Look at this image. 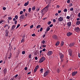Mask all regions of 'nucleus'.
<instances>
[{"instance_id":"obj_1","label":"nucleus","mask_w":80,"mask_h":80,"mask_svg":"<svg viewBox=\"0 0 80 80\" xmlns=\"http://www.w3.org/2000/svg\"><path fill=\"white\" fill-rule=\"evenodd\" d=\"M45 60V58L43 56L40 59V60L39 61V63H41L42 62H43V61Z\"/></svg>"},{"instance_id":"obj_2","label":"nucleus","mask_w":80,"mask_h":80,"mask_svg":"<svg viewBox=\"0 0 80 80\" xmlns=\"http://www.w3.org/2000/svg\"><path fill=\"white\" fill-rule=\"evenodd\" d=\"M49 7V5L48 4L43 9L46 11V12H47L48 10Z\"/></svg>"},{"instance_id":"obj_3","label":"nucleus","mask_w":80,"mask_h":80,"mask_svg":"<svg viewBox=\"0 0 80 80\" xmlns=\"http://www.w3.org/2000/svg\"><path fill=\"white\" fill-rule=\"evenodd\" d=\"M46 12L45 11V10L43 9L41 11V13H42V17L44 15V13H46Z\"/></svg>"},{"instance_id":"obj_4","label":"nucleus","mask_w":80,"mask_h":80,"mask_svg":"<svg viewBox=\"0 0 80 80\" xmlns=\"http://www.w3.org/2000/svg\"><path fill=\"white\" fill-rule=\"evenodd\" d=\"M80 28H79L78 27H77L75 28V32H80Z\"/></svg>"},{"instance_id":"obj_5","label":"nucleus","mask_w":80,"mask_h":80,"mask_svg":"<svg viewBox=\"0 0 80 80\" xmlns=\"http://www.w3.org/2000/svg\"><path fill=\"white\" fill-rule=\"evenodd\" d=\"M49 70L46 71L44 74V77H46L48 75V73H49Z\"/></svg>"},{"instance_id":"obj_6","label":"nucleus","mask_w":80,"mask_h":80,"mask_svg":"<svg viewBox=\"0 0 80 80\" xmlns=\"http://www.w3.org/2000/svg\"><path fill=\"white\" fill-rule=\"evenodd\" d=\"M52 53H53V52L52 51H49L48 52L47 55H48V56H50V55H52Z\"/></svg>"},{"instance_id":"obj_7","label":"nucleus","mask_w":80,"mask_h":80,"mask_svg":"<svg viewBox=\"0 0 80 80\" xmlns=\"http://www.w3.org/2000/svg\"><path fill=\"white\" fill-rule=\"evenodd\" d=\"M8 33H9V32L8 30L6 29L5 32V36L6 37H8Z\"/></svg>"},{"instance_id":"obj_8","label":"nucleus","mask_w":80,"mask_h":80,"mask_svg":"<svg viewBox=\"0 0 80 80\" xmlns=\"http://www.w3.org/2000/svg\"><path fill=\"white\" fill-rule=\"evenodd\" d=\"M58 20L59 22H62L63 20V18L62 17H60L58 18Z\"/></svg>"},{"instance_id":"obj_9","label":"nucleus","mask_w":80,"mask_h":80,"mask_svg":"<svg viewBox=\"0 0 80 80\" xmlns=\"http://www.w3.org/2000/svg\"><path fill=\"white\" fill-rule=\"evenodd\" d=\"M74 45H75V43L72 42L69 44V47H73V46H74Z\"/></svg>"},{"instance_id":"obj_10","label":"nucleus","mask_w":80,"mask_h":80,"mask_svg":"<svg viewBox=\"0 0 80 80\" xmlns=\"http://www.w3.org/2000/svg\"><path fill=\"white\" fill-rule=\"evenodd\" d=\"M25 18V16L23 14L20 17V20L22 19V20H23L24 18Z\"/></svg>"},{"instance_id":"obj_11","label":"nucleus","mask_w":80,"mask_h":80,"mask_svg":"<svg viewBox=\"0 0 80 80\" xmlns=\"http://www.w3.org/2000/svg\"><path fill=\"white\" fill-rule=\"evenodd\" d=\"M59 55L60 56V58L61 59H62L63 58V55L62 54V53L60 52L59 53Z\"/></svg>"},{"instance_id":"obj_12","label":"nucleus","mask_w":80,"mask_h":80,"mask_svg":"<svg viewBox=\"0 0 80 80\" xmlns=\"http://www.w3.org/2000/svg\"><path fill=\"white\" fill-rule=\"evenodd\" d=\"M52 38L55 40H57V39H58V37L56 35H53L52 37Z\"/></svg>"},{"instance_id":"obj_13","label":"nucleus","mask_w":80,"mask_h":80,"mask_svg":"<svg viewBox=\"0 0 80 80\" xmlns=\"http://www.w3.org/2000/svg\"><path fill=\"white\" fill-rule=\"evenodd\" d=\"M39 51L38 50H37L35 52H34L35 55H37V54H39Z\"/></svg>"},{"instance_id":"obj_14","label":"nucleus","mask_w":80,"mask_h":80,"mask_svg":"<svg viewBox=\"0 0 80 80\" xmlns=\"http://www.w3.org/2000/svg\"><path fill=\"white\" fill-rule=\"evenodd\" d=\"M72 34H73L71 32H69L67 33V36H68V37H70V35H72Z\"/></svg>"},{"instance_id":"obj_15","label":"nucleus","mask_w":80,"mask_h":80,"mask_svg":"<svg viewBox=\"0 0 80 80\" xmlns=\"http://www.w3.org/2000/svg\"><path fill=\"white\" fill-rule=\"evenodd\" d=\"M77 73V71L74 72L72 73V76H75V75H76Z\"/></svg>"},{"instance_id":"obj_16","label":"nucleus","mask_w":80,"mask_h":80,"mask_svg":"<svg viewBox=\"0 0 80 80\" xmlns=\"http://www.w3.org/2000/svg\"><path fill=\"white\" fill-rule=\"evenodd\" d=\"M69 55L70 56H72V51H69Z\"/></svg>"},{"instance_id":"obj_17","label":"nucleus","mask_w":80,"mask_h":80,"mask_svg":"<svg viewBox=\"0 0 80 80\" xmlns=\"http://www.w3.org/2000/svg\"><path fill=\"white\" fill-rule=\"evenodd\" d=\"M39 68V66L38 65L36 66L34 69V70H37V69Z\"/></svg>"},{"instance_id":"obj_18","label":"nucleus","mask_w":80,"mask_h":80,"mask_svg":"<svg viewBox=\"0 0 80 80\" xmlns=\"http://www.w3.org/2000/svg\"><path fill=\"white\" fill-rule=\"evenodd\" d=\"M67 25H68V27H70L71 26V22H68L67 23Z\"/></svg>"},{"instance_id":"obj_19","label":"nucleus","mask_w":80,"mask_h":80,"mask_svg":"<svg viewBox=\"0 0 80 80\" xmlns=\"http://www.w3.org/2000/svg\"><path fill=\"white\" fill-rule=\"evenodd\" d=\"M16 27L15 25H12V28H11V30H13L14 28H15Z\"/></svg>"},{"instance_id":"obj_20","label":"nucleus","mask_w":80,"mask_h":80,"mask_svg":"<svg viewBox=\"0 0 80 80\" xmlns=\"http://www.w3.org/2000/svg\"><path fill=\"white\" fill-rule=\"evenodd\" d=\"M29 1H28L27 2H26L24 4V6H27V5H28V4L29 3L28 2Z\"/></svg>"},{"instance_id":"obj_21","label":"nucleus","mask_w":80,"mask_h":80,"mask_svg":"<svg viewBox=\"0 0 80 80\" xmlns=\"http://www.w3.org/2000/svg\"><path fill=\"white\" fill-rule=\"evenodd\" d=\"M50 28H49V27H48V28L46 30V32H48V31L50 30Z\"/></svg>"},{"instance_id":"obj_22","label":"nucleus","mask_w":80,"mask_h":80,"mask_svg":"<svg viewBox=\"0 0 80 80\" xmlns=\"http://www.w3.org/2000/svg\"><path fill=\"white\" fill-rule=\"evenodd\" d=\"M23 42H25V38H22V40L21 42V43H22Z\"/></svg>"},{"instance_id":"obj_23","label":"nucleus","mask_w":80,"mask_h":80,"mask_svg":"<svg viewBox=\"0 0 80 80\" xmlns=\"http://www.w3.org/2000/svg\"><path fill=\"white\" fill-rule=\"evenodd\" d=\"M76 24L77 25H80V21H78V22H77L76 23Z\"/></svg>"},{"instance_id":"obj_24","label":"nucleus","mask_w":80,"mask_h":80,"mask_svg":"<svg viewBox=\"0 0 80 80\" xmlns=\"http://www.w3.org/2000/svg\"><path fill=\"white\" fill-rule=\"evenodd\" d=\"M59 44H60V42L58 41L56 44H55L56 46H58V45H59Z\"/></svg>"},{"instance_id":"obj_25","label":"nucleus","mask_w":80,"mask_h":80,"mask_svg":"<svg viewBox=\"0 0 80 80\" xmlns=\"http://www.w3.org/2000/svg\"><path fill=\"white\" fill-rule=\"evenodd\" d=\"M41 27V25H38L37 27H36L37 28H40Z\"/></svg>"},{"instance_id":"obj_26","label":"nucleus","mask_w":80,"mask_h":80,"mask_svg":"<svg viewBox=\"0 0 80 80\" xmlns=\"http://www.w3.org/2000/svg\"><path fill=\"white\" fill-rule=\"evenodd\" d=\"M64 44V42H63L62 41L61 45V47H62V46H63V45Z\"/></svg>"},{"instance_id":"obj_27","label":"nucleus","mask_w":80,"mask_h":80,"mask_svg":"<svg viewBox=\"0 0 80 80\" xmlns=\"http://www.w3.org/2000/svg\"><path fill=\"white\" fill-rule=\"evenodd\" d=\"M32 10H33V11L35 10V6H34L32 7Z\"/></svg>"},{"instance_id":"obj_28","label":"nucleus","mask_w":80,"mask_h":80,"mask_svg":"<svg viewBox=\"0 0 80 80\" xmlns=\"http://www.w3.org/2000/svg\"><path fill=\"white\" fill-rule=\"evenodd\" d=\"M63 12H67V8L64 9L63 10Z\"/></svg>"},{"instance_id":"obj_29","label":"nucleus","mask_w":80,"mask_h":80,"mask_svg":"<svg viewBox=\"0 0 80 80\" xmlns=\"http://www.w3.org/2000/svg\"><path fill=\"white\" fill-rule=\"evenodd\" d=\"M8 19L9 20H12V17H8Z\"/></svg>"},{"instance_id":"obj_30","label":"nucleus","mask_w":80,"mask_h":80,"mask_svg":"<svg viewBox=\"0 0 80 80\" xmlns=\"http://www.w3.org/2000/svg\"><path fill=\"white\" fill-rule=\"evenodd\" d=\"M31 10H32V9L31 8H30L28 9L29 12H31Z\"/></svg>"},{"instance_id":"obj_31","label":"nucleus","mask_w":80,"mask_h":80,"mask_svg":"<svg viewBox=\"0 0 80 80\" xmlns=\"http://www.w3.org/2000/svg\"><path fill=\"white\" fill-rule=\"evenodd\" d=\"M15 18H16V20H17V19H18V16L17 15H16L15 16Z\"/></svg>"},{"instance_id":"obj_32","label":"nucleus","mask_w":80,"mask_h":80,"mask_svg":"<svg viewBox=\"0 0 80 80\" xmlns=\"http://www.w3.org/2000/svg\"><path fill=\"white\" fill-rule=\"evenodd\" d=\"M17 53L18 55H19V53H20V51L19 50H18L17 51Z\"/></svg>"},{"instance_id":"obj_33","label":"nucleus","mask_w":80,"mask_h":80,"mask_svg":"<svg viewBox=\"0 0 80 80\" xmlns=\"http://www.w3.org/2000/svg\"><path fill=\"white\" fill-rule=\"evenodd\" d=\"M32 37H35V36H36V34H35V33H33L32 35Z\"/></svg>"},{"instance_id":"obj_34","label":"nucleus","mask_w":80,"mask_h":80,"mask_svg":"<svg viewBox=\"0 0 80 80\" xmlns=\"http://www.w3.org/2000/svg\"><path fill=\"white\" fill-rule=\"evenodd\" d=\"M22 53L23 55H24V54H25V51H22Z\"/></svg>"},{"instance_id":"obj_35","label":"nucleus","mask_w":80,"mask_h":80,"mask_svg":"<svg viewBox=\"0 0 80 80\" xmlns=\"http://www.w3.org/2000/svg\"><path fill=\"white\" fill-rule=\"evenodd\" d=\"M32 58V54H30L29 55V58Z\"/></svg>"},{"instance_id":"obj_36","label":"nucleus","mask_w":80,"mask_h":80,"mask_svg":"<svg viewBox=\"0 0 80 80\" xmlns=\"http://www.w3.org/2000/svg\"><path fill=\"white\" fill-rule=\"evenodd\" d=\"M51 23H52V22H51V21H49V22L48 23V25H50V24H51Z\"/></svg>"},{"instance_id":"obj_37","label":"nucleus","mask_w":80,"mask_h":80,"mask_svg":"<svg viewBox=\"0 0 80 80\" xmlns=\"http://www.w3.org/2000/svg\"><path fill=\"white\" fill-rule=\"evenodd\" d=\"M67 3H70V0H68L67 1Z\"/></svg>"},{"instance_id":"obj_38","label":"nucleus","mask_w":80,"mask_h":80,"mask_svg":"<svg viewBox=\"0 0 80 80\" xmlns=\"http://www.w3.org/2000/svg\"><path fill=\"white\" fill-rule=\"evenodd\" d=\"M72 5H73L72 3H71L69 4V7H72Z\"/></svg>"},{"instance_id":"obj_39","label":"nucleus","mask_w":80,"mask_h":80,"mask_svg":"<svg viewBox=\"0 0 80 80\" xmlns=\"http://www.w3.org/2000/svg\"><path fill=\"white\" fill-rule=\"evenodd\" d=\"M30 27V28H32L33 27V25H32Z\"/></svg>"},{"instance_id":"obj_40","label":"nucleus","mask_w":80,"mask_h":80,"mask_svg":"<svg viewBox=\"0 0 80 80\" xmlns=\"http://www.w3.org/2000/svg\"><path fill=\"white\" fill-rule=\"evenodd\" d=\"M23 11H21L20 12V15H22V13H23Z\"/></svg>"},{"instance_id":"obj_41","label":"nucleus","mask_w":80,"mask_h":80,"mask_svg":"<svg viewBox=\"0 0 80 80\" xmlns=\"http://www.w3.org/2000/svg\"><path fill=\"white\" fill-rule=\"evenodd\" d=\"M45 41H42V43L43 44H45Z\"/></svg>"},{"instance_id":"obj_42","label":"nucleus","mask_w":80,"mask_h":80,"mask_svg":"<svg viewBox=\"0 0 80 80\" xmlns=\"http://www.w3.org/2000/svg\"><path fill=\"white\" fill-rule=\"evenodd\" d=\"M17 23V21H15L14 22V24H15V25H16Z\"/></svg>"},{"instance_id":"obj_43","label":"nucleus","mask_w":80,"mask_h":80,"mask_svg":"<svg viewBox=\"0 0 80 80\" xmlns=\"http://www.w3.org/2000/svg\"><path fill=\"white\" fill-rule=\"evenodd\" d=\"M42 47L43 48H44V47H46V45H44L42 46Z\"/></svg>"},{"instance_id":"obj_44","label":"nucleus","mask_w":80,"mask_h":80,"mask_svg":"<svg viewBox=\"0 0 80 80\" xmlns=\"http://www.w3.org/2000/svg\"><path fill=\"white\" fill-rule=\"evenodd\" d=\"M70 17L69 16H67V18L68 19H70Z\"/></svg>"},{"instance_id":"obj_45","label":"nucleus","mask_w":80,"mask_h":80,"mask_svg":"<svg viewBox=\"0 0 80 80\" xmlns=\"http://www.w3.org/2000/svg\"><path fill=\"white\" fill-rule=\"evenodd\" d=\"M70 11H73V8H71L70 9Z\"/></svg>"},{"instance_id":"obj_46","label":"nucleus","mask_w":80,"mask_h":80,"mask_svg":"<svg viewBox=\"0 0 80 80\" xmlns=\"http://www.w3.org/2000/svg\"><path fill=\"white\" fill-rule=\"evenodd\" d=\"M20 24H18L17 25V28H18V27H20Z\"/></svg>"},{"instance_id":"obj_47","label":"nucleus","mask_w":80,"mask_h":80,"mask_svg":"<svg viewBox=\"0 0 80 80\" xmlns=\"http://www.w3.org/2000/svg\"><path fill=\"white\" fill-rule=\"evenodd\" d=\"M35 59L36 60H38V58H37V57H36L35 58Z\"/></svg>"},{"instance_id":"obj_48","label":"nucleus","mask_w":80,"mask_h":80,"mask_svg":"<svg viewBox=\"0 0 80 80\" xmlns=\"http://www.w3.org/2000/svg\"><path fill=\"white\" fill-rule=\"evenodd\" d=\"M2 9H3V10H6V8L5 7H3Z\"/></svg>"},{"instance_id":"obj_49","label":"nucleus","mask_w":80,"mask_h":80,"mask_svg":"<svg viewBox=\"0 0 80 80\" xmlns=\"http://www.w3.org/2000/svg\"><path fill=\"white\" fill-rule=\"evenodd\" d=\"M39 10H40V8H38L37 10V12H38V11H39Z\"/></svg>"},{"instance_id":"obj_50","label":"nucleus","mask_w":80,"mask_h":80,"mask_svg":"<svg viewBox=\"0 0 80 80\" xmlns=\"http://www.w3.org/2000/svg\"><path fill=\"white\" fill-rule=\"evenodd\" d=\"M53 23H55V22H56V20H55V19H53Z\"/></svg>"},{"instance_id":"obj_51","label":"nucleus","mask_w":80,"mask_h":80,"mask_svg":"<svg viewBox=\"0 0 80 80\" xmlns=\"http://www.w3.org/2000/svg\"><path fill=\"white\" fill-rule=\"evenodd\" d=\"M42 29H43V28H41L40 29V32H42Z\"/></svg>"},{"instance_id":"obj_52","label":"nucleus","mask_w":80,"mask_h":80,"mask_svg":"<svg viewBox=\"0 0 80 80\" xmlns=\"http://www.w3.org/2000/svg\"><path fill=\"white\" fill-rule=\"evenodd\" d=\"M53 24H51L50 26L49 27H52L53 26Z\"/></svg>"},{"instance_id":"obj_53","label":"nucleus","mask_w":80,"mask_h":80,"mask_svg":"<svg viewBox=\"0 0 80 80\" xmlns=\"http://www.w3.org/2000/svg\"><path fill=\"white\" fill-rule=\"evenodd\" d=\"M61 12H62V11L60 10H58V13H61Z\"/></svg>"},{"instance_id":"obj_54","label":"nucleus","mask_w":80,"mask_h":80,"mask_svg":"<svg viewBox=\"0 0 80 80\" xmlns=\"http://www.w3.org/2000/svg\"><path fill=\"white\" fill-rule=\"evenodd\" d=\"M24 70H27V67H25L24 68Z\"/></svg>"},{"instance_id":"obj_55","label":"nucleus","mask_w":80,"mask_h":80,"mask_svg":"<svg viewBox=\"0 0 80 80\" xmlns=\"http://www.w3.org/2000/svg\"><path fill=\"white\" fill-rule=\"evenodd\" d=\"M7 25L6 24V25L4 26V28H5L6 27H7Z\"/></svg>"},{"instance_id":"obj_56","label":"nucleus","mask_w":80,"mask_h":80,"mask_svg":"<svg viewBox=\"0 0 80 80\" xmlns=\"http://www.w3.org/2000/svg\"><path fill=\"white\" fill-rule=\"evenodd\" d=\"M18 74H16L15 77L16 78V77H18Z\"/></svg>"},{"instance_id":"obj_57","label":"nucleus","mask_w":80,"mask_h":80,"mask_svg":"<svg viewBox=\"0 0 80 80\" xmlns=\"http://www.w3.org/2000/svg\"><path fill=\"white\" fill-rule=\"evenodd\" d=\"M58 13H56V14H55V15L56 16H58Z\"/></svg>"},{"instance_id":"obj_58","label":"nucleus","mask_w":80,"mask_h":80,"mask_svg":"<svg viewBox=\"0 0 80 80\" xmlns=\"http://www.w3.org/2000/svg\"><path fill=\"white\" fill-rule=\"evenodd\" d=\"M45 48H44L42 49V51H43V52H45Z\"/></svg>"},{"instance_id":"obj_59","label":"nucleus","mask_w":80,"mask_h":80,"mask_svg":"<svg viewBox=\"0 0 80 80\" xmlns=\"http://www.w3.org/2000/svg\"><path fill=\"white\" fill-rule=\"evenodd\" d=\"M45 36H46L45 34H44L43 36V38H45Z\"/></svg>"},{"instance_id":"obj_60","label":"nucleus","mask_w":80,"mask_h":80,"mask_svg":"<svg viewBox=\"0 0 80 80\" xmlns=\"http://www.w3.org/2000/svg\"><path fill=\"white\" fill-rule=\"evenodd\" d=\"M31 73V72H28L27 74V75H29Z\"/></svg>"},{"instance_id":"obj_61","label":"nucleus","mask_w":80,"mask_h":80,"mask_svg":"<svg viewBox=\"0 0 80 80\" xmlns=\"http://www.w3.org/2000/svg\"><path fill=\"white\" fill-rule=\"evenodd\" d=\"M78 17H80V12L79 13V14H78Z\"/></svg>"},{"instance_id":"obj_62","label":"nucleus","mask_w":80,"mask_h":80,"mask_svg":"<svg viewBox=\"0 0 80 80\" xmlns=\"http://www.w3.org/2000/svg\"><path fill=\"white\" fill-rule=\"evenodd\" d=\"M25 35H24L23 36H22V38H25Z\"/></svg>"},{"instance_id":"obj_63","label":"nucleus","mask_w":80,"mask_h":80,"mask_svg":"<svg viewBox=\"0 0 80 80\" xmlns=\"http://www.w3.org/2000/svg\"><path fill=\"white\" fill-rule=\"evenodd\" d=\"M28 14L27 13H25V16H26V17H27L28 15Z\"/></svg>"},{"instance_id":"obj_64","label":"nucleus","mask_w":80,"mask_h":80,"mask_svg":"<svg viewBox=\"0 0 80 80\" xmlns=\"http://www.w3.org/2000/svg\"><path fill=\"white\" fill-rule=\"evenodd\" d=\"M13 21H16V19H15V18H14L13 19Z\"/></svg>"}]
</instances>
